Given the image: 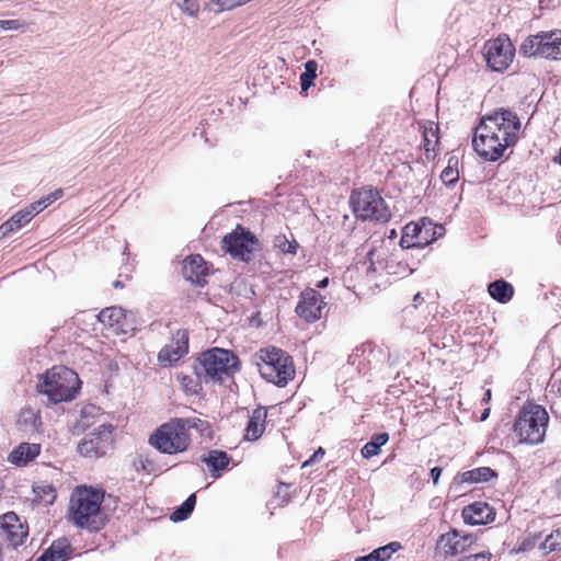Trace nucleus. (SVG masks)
<instances>
[{"label": "nucleus", "mask_w": 561, "mask_h": 561, "mask_svg": "<svg viewBox=\"0 0 561 561\" xmlns=\"http://www.w3.org/2000/svg\"><path fill=\"white\" fill-rule=\"evenodd\" d=\"M104 491L91 486H78L71 494L69 515L72 523L89 530H99L103 524L101 504Z\"/></svg>", "instance_id": "nucleus-1"}, {"label": "nucleus", "mask_w": 561, "mask_h": 561, "mask_svg": "<svg viewBox=\"0 0 561 561\" xmlns=\"http://www.w3.org/2000/svg\"><path fill=\"white\" fill-rule=\"evenodd\" d=\"M433 229H439L443 230L442 226H433L432 221L427 218L421 219L420 222H410L404 226L403 230L409 233L411 238L416 240V243L419 245H427L432 241H434V238L428 237H420L423 232L425 234H428Z\"/></svg>", "instance_id": "nucleus-21"}, {"label": "nucleus", "mask_w": 561, "mask_h": 561, "mask_svg": "<svg viewBox=\"0 0 561 561\" xmlns=\"http://www.w3.org/2000/svg\"><path fill=\"white\" fill-rule=\"evenodd\" d=\"M328 285H329V278H328V277H325V278H323L322 280H320V282L318 283L317 287H319V288H325Z\"/></svg>", "instance_id": "nucleus-52"}, {"label": "nucleus", "mask_w": 561, "mask_h": 561, "mask_svg": "<svg viewBox=\"0 0 561 561\" xmlns=\"http://www.w3.org/2000/svg\"><path fill=\"white\" fill-rule=\"evenodd\" d=\"M25 413H28L31 416H34V413L32 412V410H27V411L23 412V414H25Z\"/></svg>", "instance_id": "nucleus-59"}, {"label": "nucleus", "mask_w": 561, "mask_h": 561, "mask_svg": "<svg viewBox=\"0 0 561 561\" xmlns=\"http://www.w3.org/2000/svg\"><path fill=\"white\" fill-rule=\"evenodd\" d=\"M324 306L322 296L316 289L307 288L300 294L295 311L299 318L312 323L321 318Z\"/></svg>", "instance_id": "nucleus-15"}, {"label": "nucleus", "mask_w": 561, "mask_h": 561, "mask_svg": "<svg viewBox=\"0 0 561 561\" xmlns=\"http://www.w3.org/2000/svg\"><path fill=\"white\" fill-rule=\"evenodd\" d=\"M497 477V473L490 467H479L472 470L465 471L458 474L455 480L457 483H479L486 482L492 478Z\"/></svg>", "instance_id": "nucleus-26"}, {"label": "nucleus", "mask_w": 561, "mask_h": 561, "mask_svg": "<svg viewBox=\"0 0 561 561\" xmlns=\"http://www.w3.org/2000/svg\"><path fill=\"white\" fill-rule=\"evenodd\" d=\"M561 547V529L553 530L548 535L545 541L540 545V549L545 552H550Z\"/></svg>", "instance_id": "nucleus-34"}, {"label": "nucleus", "mask_w": 561, "mask_h": 561, "mask_svg": "<svg viewBox=\"0 0 561 561\" xmlns=\"http://www.w3.org/2000/svg\"><path fill=\"white\" fill-rule=\"evenodd\" d=\"M488 291L494 300L501 304L508 302L514 295L513 286L504 279H497L490 283Z\"/></svg>", "instance_id": "nucleus-27"}, {"label": "nucleus", "mask_w": 561, "mask_h": 561, "mask_svg": "<svg viewBox=\"0 0 561 561\" xmlns=\"http://www.w3.org/2000/svg\"><path fill=\"white\" fill-rule=\"evenodd\" d=\"M32 204L35 206V208L38 213H41L42 210H44L47 207L44 198H41Z\"/></svg>", "instance_id": "nucleus-49"}, {"label": "nucleus", "mask_w": 561, "mask_h": 561, "mask_svg": "<svg viewBox=\"0 0 561 561\" xmlns=\"http://www.w3.org/2000/svg\"><path fill=\"white\" fill-rule=\"evenodd\" d=\"M79 385V377L72 369L55 366L41 376L37 391L47 397V403L57 404L73 400Z\"/></svg>", "instance_id": "nucleus-3"}, {"label": "nucleus", "mask_w": 561, "mask_h": 561, "mask_svg": "<svg viewBox=\"0 0 561 561\" xmlns=\"http://www.w3.org/2000/svg\"><path fill=\"white\" fill-rule=\"evenodd\" d=\"M202 461L207 465L211 477L218 479L221 476V471L229 466L230 457L226 451L213 449L202 457Z\"/></svg>", "instance_id": "nucleus-23"}, {"label": "nucleus", "mask_w": 561, "mask_h": 561, "mask_svg": "<svg viewBox=\"0 0 561 561\" xmlns=\"http://www.w3.org/2000/svg\"><path fill=\"white\" fill-rule=\"evenodd\" d=\"M210 4L217 5L218 12H222L226 10H232V9L237 8L234 0H211Z\"/></svg>", "instance_id": "nucleus-42"}, {"label": "nucleus", "mask_w": 561, "mask_h": 561, "mask_svg": "<svg viewBox=\"0 0 561 561\" xmlns=\"http://www.w3.org/2000/svg\"><path fill=\"white\" fill-rule=\"evenodd\" d=\"M557 392H558V393L560 394V397H561V382H560V383L558 385V387H557Z\"/></svg>", "instance_id": "nucleus-58"}, {"label": "nucleus", "mask_w": 561, "mask_h": 561, "mask_svg": "<svg viewBox=\"0 0 561 561\" xmlns=\"http://www.w3.org/2000/svg\"><path fill=\"white\" fill-rule=\"evenodd\" d=\"M180 425H183L185 428V433H188L190 430H197V431H204V428L207 426V423L199 420V419H176Z\"/></svg>", "instance_id": "nucleus-38"}, {"label": "nucleus", "mask_w": 561, "mask_h": 561, "mask_svg": "<svg viewBox=\"0 0 561 561\" xmlns=\"http://www.w3.org/2000/svg\"><path fill=\"white\" fill-rule=\"evenodd\" d=\"M151 446L163 454H178L187 449L191 444L190 433H185L183 425L176 419L162 424L149 437Z\"/></svg>", "instance_id": "nucleus-7"}, {"label": "nucleus", "mask_w": 561, "mask_h": 561, "mask_svg": "<svg viewBox=\"0 0 561 561\" xmlns=\"http://www.w3.org/2000/svg\"><path fill=\"white\" fill-rule=\"evenodd\" d=\"M10 233H12L11 231V228H10V225H7L5 222H3L1 226H0V240L7 236H9Z\"/></svg>", "instance_id": "nucleus-47"}, {"label": "nucleus", "mask_w": 561, "mask_h": 561, "mask_svg": "<svg viewBox=\"0 0 561 561\" xmlns=\"http://www.w3.org/2000/svg\"><path fill=\"white\" fill-rule=\"evenodd\" d=\"M196 503L195 494H191L174 512L171 514L170 519L174 523L183 522L192 514Z\"/></svg>", "instance_id": "nucleus-31"}, {"label": "nucleus", "mask_w": 561, "mask_h": 561, "mask_svg": "<svg viewBox=\"0 0 561 561\" xmlns=\"http://www.w3.org/2000/svg\"><path fill=\"white\" fill-rule=\"evenodd\" d=\"M482 130L494 131L504 145L515 146L519 138L522 123L517 114L511 110L497 108L481 118Z\"/></svg>", "instance_id": "nucleus-8"}, {"label": "nucleus", "mask_w": 561, "mask_h": 561, "mask_svg": "<svg viewBox=\"0 0 561 561\" xmlns=\"http://www.w3.org/2000/svg\"><path fill=\"white\" fill-rule=\"evenodd\" d=\"M318 65L314 60H309L305 64V72L300 75V85L302 91H307L317 77Z\"/></svg>", "instance_id": "nucleus-32"}, {"label": "nucleus", "mask_w": 561, "mask_h": 561, "mask_svg": "<svg viewBox=\"0 0 561 561\" xmlns=\"http://www.w3.org/2000/svg\"><path fill=\"white\" fill-rule=\"evenodd\" d=\"M325 455V451L322 447H319L313 454L312 456L306 460L304 463H302V467H308V466H311L313 463H316L317 461L321 460L323 458V456Z\"/></svg>", "instance_id": "nucleus-44"}, {"label": "nucleus", "mask_w": 561, "mask_h": 561, "mask_svg": "<svg viewBox=\"0 0 561 561\" xmlns=\"http://www.w3.org/2000/svg\"><path fill=\"white\" fill-rule=\"evenodd\" d=\"M30 213H23L22 210L14 214L9 220L5 221L10 225L11 231L14 232L24 227L30 220L27 219Z\"/></svg>", "instance_id": "nucleus-37"}, {"label": "nucleus", "mask_w": 561, "mask_h": 561, "mask_svg": "<svg viewBox=\"0 0 561 561\" xmlns=\"http://www.w3.org/2000/svg\"><path fill=\"white\" fill-rule=\"evenodd\" d=\"M436 229H433L431 232H428V234H425V232H423L420 237H428V238H434V240L436 239L435 238V234H436Z\"/></svg>", "instance_id": "nucleus-53"}, {"label": "nucleus", "mask_w": 561, "mask_h": 561, "mask_svg": "<svg viewBox=\"0 0 561 561\" xmlns=\"http://www.w3.org/2000/svg\"><path fill=\"white\" fill-rule=\"evenodd\" d=\"M489 415V410H485L483 413H482V416H481V420H485Z\"/></svg>", "instance_id": "nucleus-57"}, {"label": "nucleus", "mask_w": 561, "mask_h": 561, "mask_svg": "<svg viewBox=\"0 0 561 561\" xmlns=\"http://www.w3.org/2000/svg\"><path fill=\"white\" fill-rule=\"evenodd\" d=\"M453 159H449L448 165L443 170L440 179L446 185H454L459 179V172L451 165Z\"/></svg>", "instance_id": "nucleus-36"}, {"label": "nucleus", "mask_w": 561, "mask_h": 561, "mask_svg": "<svg viewBox=\"0 0 561 561\" xmlns=\"http://www.w3.org/2000/svg\"><path fill=\"white\" fill-rule=\"evenodd\" d=\"M515 47L507 36L490 39L484 45V57L488 66L494 71L505 70L513 61Z\"/></svg>", "instance_id": "nucleus-12"}, {"label": "nucleus", "mask_w": 561, "mask_h": 561, "mask_svg": "<svg viewBox=\"0 0 561 561\" xmlns=\"http://www.w3.org/2000/svg\"><path fill=\"white\" fill-rule=\"evenodd\" d=\"M28 535V527L14 512L2 515L0 520V537L8 541L9 546L16 548L23 545Z\"/></svg>", "instance_id": "nucleus-14"}, {"label": "nucleus", "mask_w": 561, "mask_h": 561, "mask_svg": "<svg viewBox=\"0 0 561 561\" xmlns=\"http://www.w3.org/2000/svg\"><path fill=\"white\" fill-rule=\"evenodd\" d=\"M188 352V335L186 331H179L176 340L170 345H165L158 355L159 362L162 364H172L178 362Z\"/></svg>", "instance_id": "nucleus-19"}, {"label": "nucleus", "mask_w": 561, "mask_h": 561, "mask_svg": "<svg viewBox=\"0 0 561 561\" xmlns=\"http://www.w3.org/2000/svg\"><path fill=\"white\" fill-rule=\"evenodd\" d=\"M98 319L104 325L111 328L115 333H126L128 331L125 310L121 307H107L103 309Z\"/></svg>", "instance_id": "nucleus-20"}, {"label": "nucleus", "mask_w": 561, "mask_h": 561, "mask_svg": "<svg viewBox=\"0 0 561 561\" xmlns=\"http://www.w3.org/2000/svg\"><path fill=\"white\" fill-rule=\"evenodd\" d=\"M477 537L472 534H460L457 529L453 528L448 533L443 534L437 542L438 547L447 556H457L465 553L472 549L476 543Z\"/></svg>", "instance_id": "nucleus-16"}, {"label": "nucleus", "mask_w": 561, "mask_h": 561, "mask_svg": "<svg viewBox=\"0 0 561 561\" xmlns=\"http://www.w3.org/2000/svg\"><path fill=\"white\" fill-rule=\"evenodd\" d=\"M461 516L468 525H485L494 520L495 511L485 502H474L462 508Z\"/></svg>", "instance_id": "nucleus-18"}, {"label": "nucleus", "mask_w": 561, "mask_h": 561, "mask_svg": "<svg viewBox=\"0 0 561 561\" xmlns=\"http://www.w3.org/2000/svg\"><path fill=\"white\" fill-rule=\"evenodd\" d=\"M401 548L400 542L392 541L383 547L373 550L369 554L357 558L355 561H388Z\"/></svg>", "instance_id": "nucleus-28"}, {"label": "nucleus", "mask_w": 561, "mask_h": 561, "mask_svg": "<svg viewBox=\"0 0 561 561\" xmlns=\"http://www.w3.org/2000/svg\"><path fill=\"white\" fill-rule=\"evenodd\" d=\"M491 398V390H488L484 394V399L483 400H489Z\"/></svg>", "instance_id": "nucleus-56"}, {"label": "nucleus", "mask_w": 561, "mask_h": 561, "mask_svg": "<svg viewBox=\"0 0 561 561\" xmlns=\"http://www.w3.org/2000/svg\"><path fill=\"white\" fill-rule=\"evenodd\" d=\"M476 152L485 161H497L512 145H504L503 139L494 131L482 130V124L476 128L473 140Z\"/></svg>", "instance_id": "nucleus-13"}, {"label": "nucleus", "mask_w": 561, "mask_h": 561, "mask_svg": "<svg viewBox=\"0 0 561 561\" xmlns=\"http://www.w3.org/2000/svg\"><path fill=\"white\" fill-rule=\"evenodd\" d=\"M182 275L192 284L203 287L207 283L209 267L199 254L191 255L183 261Z\"/></svg>", "instance_id": "nucleus-17"}, {"label": "nucleus", "mask_w": 561, "mask_h": 561, "mask_svg": "<svg viewBox=\"0 0 561 561\" xmlns=\"http://www.w3.org/2000/svg\"><path fill=\"white\" fill-rule=\"evenodd\" d=\"M556 490L558 495L561 497V478L557 480Z\"/></svg>", "instance_id": "nucleus-54"}, {"label": "nucleus", "mask_w": 561, "mask_h": 561, "mask_svg": "<svg viewBox=\"0 0 561 561\" xmlns=\"http://www.w3.org/2000/svg\"><path fill=\"white\" fill-rule=\"evenodd\" d=\"M266 417L267 411L265 408L259 407L253 410L245 427V439L253 442L263 435L265 431Z\"/></svg>", "instance_id": "nucleus-22"}, {"label": "nucleus", "mask_w": 561, "mask_h": 561, "mask_svg": "<svg viewBox=\"0 0 561 561\" xmlns=\"http://www.w3.org/2000/svg\"><path fill=\"white\" fill-rule=\"evenodd\" d=\"M62 195H64V192L61 188H59L43 198L45 199L46 205L48 206L51 203H54L55 201H57L58 198H60Z\"/></svg>", "instance_id": "nucleus-45"}, {"label": "nucleus", "mask_w": 561, "mask_h": 561, "mask_svg": "<svg viewBox=\"0 0 561 561\" xmlns=\"http://www.w3.org/2000/svg\"><path fill=\"white\" fill-rule=\"evenodd\" d=\"M176 7L182 11V13L196 18L199 12V3L197 0H174Z\"/></svg>", "instance_id": "nucleus-35"}, {"label": "nucleus", "mask_w": 561, "mask_h": 561, "mask_svg": "<svg viewBox=\"0 0 561 561\" xmlns=\"http://www.w3.org/2000/svg\"><path fill=\"white\" fill-rule=\"evenodd\" d=\"M25 26V22L21 20H0V28L4 31H20Z\"/></svg>", "instance_id": "nucleus-40"}, {"label": "nucleus", "mask_w": 561, "mask_h": 561, "mask_svg": "<svg viewBox=\"0 0 561 561\" xmlns=\"http://www.w3.org/2000/svg\"><path fill=\"white\" fill-rule=\"evenodd\" d=\"M424 301V298L422 297V295L420 293H417L414 297H413V306L414 308H417L419 305H421L422 302Z\"/></svg>", "instance_id": "nucleus-50"}, {"label": "nucleus", "mask_w": 561, "mask_h": 561, "mask_svg": "<svg viewBox=\"0 0 561 561\" xmlns=\"http://www.w3.org/2000/svg\"><path fill=\"white\" fill-rule=\"evenodd\" d=\"M423 128V141L426 154L431 150H434V147L438 144V127L433 122H427L425 125H422Z\"/></svg>", "instance_id": "nucleus-30"}, {"label": "nucleus", "mask_w": 561, "mask_h": 561, "mask_svg": "<svg viewBox=\"0 0 561 561\" xmlns=\"http://www.w3.org/2000/svg\"><path fill=\"white\" fill-rule=\"evenodd\" d=\"M400 245H401L402 248H405V249H410V248H423V245H419V244L416 243V240H414L413 238H411V237L409 236V233H408V232H405L404 230H403V232H402V237H401V240H400Z\"/></svg>", "instance_id": "nucleus-43"}, {"label": "nucleus", "mask_w": 561, "mask_h": 561, "mask_svg": "<svg viewBox=\"0 0 561 561\" xmlns=\"http://www.w3.org/2000/svg\"><path fill=\"white\" fill-rule=\"evenodd\" d=\"M113 445V426L102 424L94 431L84 435L78 444V451L88 458H100L107 454Z\"/></svg>", "instance_id": "nucleus-10"}, {"label": "nucleus", "mask_w": 561, "mask_h": 561, "mask_svg": "<svg viewBox=\"0 0 561 561\" xmlns=\"http://www.w3.org/2000/svg\"><path fill=\"white\" fill-rule=\"evenodd\" d=\"M23 213H30L28 216H27V219L31 221V219L36 215L38 214V211L36 210L35 206L33 204H31L30 206H27L25 209H22Z\"/></svg>", "instance_id": "nucleus-48"}, {"label": "nucleus", "mask_w": 561, "mask_h": 561, "mask_svg": "<svg viewBox=\"0 0 561 561\" xmlns=\"http://www.w3.org/2000/svg\"><path fill=\"white\" fill-rule=\"evenodd\" d=\"M519 53L526 57L552 60L561 59V30L539 32L528 36L520 45Z\"/></svg>", "instance_id": "nucleus-9"}, {"label": "nucleus", "mask_w": 561, "mask_h": 561, "mask_svg": "<svg viewBox=\"0 0 561 561\" xmlns=\"http://www.w3.org/2000/svg\"><path fill=\"white\" fill-rule=\"evenodd\" d=\"M71 551L68 539L59 538L36 561H66Z\"/></svg>", "instance_id": "nucleus-24"}, {"label": "nucleus", "mask_w": 561, "mask_h": 561, "mask_svg": "<svg viewBox=\"0 0 561 561\" xmlns=\"http://www.w3.org/2000/svg\"><path fill=\"white\" fill-rule=\"evenodd\" d=\"M239 370V358L232 352L219 347L203 352L194 365L195 377L205 383L222 382Z\"/></svg>", "instance_id": "nucleus-2"}, {"label": "nucleus", "mask_w": 561, "mask_h": 561, "mask_svg": "<svg viewBox=\"0 0 561 561\" xmlns=\"http://www.w3.org/2000/svg\"><path fill=\"white\" fill-rule=\"evenodd\" d=\"M274 245L279 249L283 253L296 254L298 249V242L293 239L288 240L286 236L279 234L275 237Z\"/></svg>", "instance_id": "nucleus-33"}, {"label": "nucleus", "mask_w": 561, "mask_h": 561, "mask_svg": "<svg viewBox=\"0 0 561 561\" xmlns=\"http://www.w3.org/2000/svg\"><path fill=\"white\" fill-rule=\"evenodd\" d=\"M113 286H114L115 288H123V286H124V285H123V283H122L121 280H115V282L113 283Z\"/></svg>", "instance_id": "nucleus-55"}, {"label": "nucleus", "mask_w": 561, "mask_h": 561, "mask_svg": "<svg viewBox=\"0 0 561 561\" xmlns=\"http://www.w3.org/2000/svg\"><path fill=\"white\" fill-rule=\"evenodd\" d=\"M39 451L41 446L38 444L22 443L11 451L9 460L18 466L26 465L35 459Z\"/></svg>", "instance_id": "nucleus-25"}, {"label": "nucleus", "mask_w": 561, "mask_h": 561, "mask_svg": "<svg viewBox=\"0 0 561 561\" xmlns=\"http://www.w3.org/2000/svg\"><path fill=\"white\" fill-rule=\"evenodd\" d=\"M549 423L546 409L539 404L528 403L519 411L514 423V432L520 443L536 445L543 442Z\"/></svg>", "instance_id": "nucleus-5"}, {"label": "nucleus", "mask_w": 561, "mask_h": 561, "mask_svg": "<svg viewBox=\"0 0 561 561\" xmlns=\"http://www.w3.org/2000/svg\"><path fill=\"white\" fill-rule=\"evenodd\" d=\"M261 376L278 387H284L295 376L293 358L280 348L260 350L255 354Z\"/></svg>", "instance_id": "nucleus-4"}, {"label": "nucleus", "mask_w": 561, "mask_h": 561, "mask_svg": "<svg viewBox=\"0 0 561 561\" xmlns=\"http://www.w3.org/2000/svg\"><path fill=\"white\" fill-rule=\"evenodd\" d=\"M442 474V468L440 467H434L431 469L430 476L433 480V483L436 485L438 482V479Z\"/></svg>", "instance_id": "nucleus-46"}, {"label": "nucleus", "mask_w": 561, "mask_h": 561, "mask_svg": "<svg viewBox=\"0 0 561 561\" xmlns=\"http://www.w3.org/2000/svg\"><path fill=\"white\" fill-rule=\"evenodd\" d=\"M43 492L48 495L50 494L53 499H55V489L53 488V485H46L44 489H43Z\"/></svg>", "instance_id": "nucleus-51"}, {"label": "nucleus", "mask_w": 561, "mask_h": 561, "mask_svg": "<svg viewBox=\"0 0 561 561\" xmlns=\"http://www.w3.org/2000/svg\"><path fill=\"white\" fill-rule=\"evenodd\" d=\"M181 382L186 392L197 393L202 389L201 383L203 381H201L197 377L194 379L193 377L190 376H183L181 378Z\"/></svg>", "instance_id": "nucleus-39"}, {"label": "nucleus", "mask_w": 561, "mask_h": 561, "mask_svg": "<svg viewBox=\"0 0 561 561\" xmlns=\"http://www.w3.org/2000/svg\"><path fill=\"white\" fill-rule=\"evenodd\" d=\"M222 249L233 259L249 262L253 252L259 245V241L250 231H245L238 226L232 232L226 234L222 239Z\"/></svg>", "instance_id": "nucleus-11"}, {"label": "nucleus", "mask_w": 561, "mask_h": 561, "mask_svg": "<svg viewBox=\"0 0 561 561\" xmlns=\"http://www.w3.org/2000/svg\"><path fill=\"white\" fill-rule=\"evenodd\" d=\"M389 439V435L387 433H381L375 435L368 443H366L360 454L364 458L369 459L379 454L381 446H383Z\"/></svg>", "instance_id": "nucleus-29"}, {"label": "nucleus", "mask_w": 561, "mask_h": 561, "mask_svg": "<svg viewBox=\"0 0 561 561\" xmlns=\"http://www.w3.org/2000/svg\"><path fill=\"white\" fill-rule=\"evenodd\" d=\"M491 557L492 554L489 551H479L466 554L461 557L458 561H490Z\"/></svg>", "instance_id": "nucleus-41"}, {"label": "nucleus", "mask_w": 561, "mask_h": 561, "mask_svg": "<svg viewBox=\"0 0 561 561\" xmlns=\"http://www.w3.org/2000/svg\"><path fill=\"white\" fill-rule=\"evenodd\" d=\"M350 205L355 217L362 221L386 222L391 216L383 198L374 188L354 191L350 196Z\"/></svg>", "instance_id": "nucleus-6"}]
</instances>
